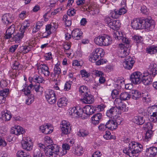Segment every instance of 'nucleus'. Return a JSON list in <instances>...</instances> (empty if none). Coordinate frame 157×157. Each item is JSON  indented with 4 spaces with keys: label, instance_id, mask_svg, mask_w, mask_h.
I'll return each mask as SVG.
<instances>
[{
    "label": "nucleus",
    "instance_id": "f257e3e1",
    "mask_svg": "<svg viewBox=\"0 0 157 157\" xmlns=\"http://www.w3.org/2000/svg\"><path fill=\"white\" fill-rule=\"evenodd\" d=\"M70 149L68 144H65L62 145V148L56 144L48 146L45 149V155L46 157H56L58 155H63L66 154L67 150Z\"/></svg>",
    "mask_w": 157,
    "mask_h": 157
},
{
    "label": "nucleus",
    "instance_id": "f03ea898",
    "mask_svg": "<svg viewBox=\"0 0 157 157\" xmlns=\"http://www.w3.org/2000/svg\"><path fill=\"white\" fill-rule=\"evenodd\" d=\"M128 138L125 139L124 142L129 143L128 147H125L123 150L124 153L130 157H136L138 154L142 150L143 146L141 144L136 142H130Z\"/></svg>",
    "mask_w": 157,
    "mask_h": 157
},
{
    "label": "nucleus",
    "instance_id": "7ed1b4c3",
    "mask_svg": "<svg viewBox=\"0 0 157 157\" xmlns=\"http://www.w3.org/2000/svg\"><path fill=\"white\" fill-rule=\"evenodd\" d=\"M45 96L47 101L50 104H54L56 102V94L53 90H50L45 92Z\"/></svg>",
    "mask_w": 157,
    "mask_h": 157
},
{
    "label": "nucleus",
    "instance_id": "20e7f679",
    "mask_svg": "<svg viewBox=\"0 0 157 157\" xmlns=\"http://www.w3.org/2000/svg\"><path fill=\"white\" fill-rule=\"evenodd\" d=\"M68 112L69 115L73 118L77 117L82 114V109L78 107L70 108Z\"/></svg>",
    "mask_w": 157,
    "mask_h": 157
},
{
    "label": "nucleus",
    "instance_id": "39448f33",
    "mask_svg": "<svg viewBox=\"0 0 157 157\" xmlns=\"http://www.w3.org/2000/svg\"><path fill=\"white\" fill-rule=\"evenodd\" d=\"M142 77L141 73L139 71H135L130 75V78L131 82L135 84H138L141 82Z\"/></svg>",
    "mask_w": 157,
    "mask_h": 157
},
{
    "label": "nucleus",
    "instance_id": "423d86ee",
    "mask_svg": "<svg viewBox=\"0 0 157 157\" xmlns=\"http://www.w3.org/2000/svg\"><path fill=\"white\" fill-rule=\"evenodd\" d=\"M134 63V59L128 56L125 58V61L123 62V64L125 69L130 70L132 69Z\"/></svg>",
    "mask_w": 157,
    "mask_h": 157
},
{
    "label": "nucleus",
    "instance_id": "0eeeda50",
    "mask_svg": "<svg viewBox=\"0 0 157 157\" xmlns=\"http://www.w3.org/2000/svg\"><path fill=\"white\" fill-rule=\"evenodd\" d=\"M144 21L143 19L139 18L134 19L131 21V25L132 28L135 29H142Z\"/></svg>",
    "mask_w": 157,
    "mask_h": 157
},
{
    "label": "nucleus",
    "instance_id": "6e6552de",
    "mask_svg": "<svg viewBox=\"0 0 157 157\" xmlns=\"http://www.w3.org/2000/svg\"><path fill=\"white\" fill-rule=\"evenodd\" d=\"M70 123L66 120H63L60 125L62 133L63 134H67L70 133Z\"/></svg>",
    "mask_w": 157,
    "mask_h": 157
},
{
    "label": "nucleus",
    "instance_id": "1a4fd4ad",
    "mask_svg": "<svg viewBox=\"0 0 157 157\" xmlns=\"http://www.w3.org/2000/svg\"><path fill=\"white\" fill-rule=\"evenodd\" d=\"M14 19L13 15L10 13L5 14L2 17V21L3 23L6 25L11 23Z\"/></svg>",
    "mask_w": 157,
    "mask_h": 157
},
{
    "label": "nucleus",
    "instance_id": "9d476101",
    "mask_svg": "<svg viewBox=\"0 0 157 157\" xmlns=\"http://www.w3.org/2000/svg\"><path fill=\"white\" fill-rule=\"evenodd\" d=\"M38 72L44 74L46 76H48L50 74L49 68L45 64H41L38 67Z\"/></svg>",
    "mask_w": 157,
    "mask_h": 157
},
{
    "label": "nucleus",
    "instance_id": "9b49d317",
    "mask_svg": "<svg viewBox=\"0 0 157 157\" xmlns=\"http://www.w3.org/2000/svg\"><path fill=\"white\" fill-rule=\"evenodd\" d=\"M10 132L12 134L18 136L24 133L25 131L22 127L19 126H15L11 128Z\"/></svg>",
    "mask_w": 157,
    "mask_h": 157
},
{
    "label": "nucleus",
    "instance_id": "f8f14e48",
    "mask_svg": "<svg viewBox=\"0 0 157 157\" xmlns=\"http://www.w3.org/2000/svg\"><path fill=\"white\" fill-rule=\"evenodd\" d=\"M144 22L143 23L142 28L148 29L150 30H152L155 27L154 22L153 21L150 20L148 19H143Z\"/></svg>",
    "mask_w": 157,
    "mask_h": 157
},
{
    "label": "nucleus",
    "instance_id": "ddd939ff",
    "mask_svg": "<svg viewBox=\"0 0 157 157\" xmlns=\"http://www.w3.org/2000/svg\"><path fill=\"white\" fill-rule=\"evenodd\" d=\"M22 148L27 151L31 150L33 148V144L31 140H26L21 142Z\"/></svg>",
    "mask_w": 157,
    "mask_h": 157
},
{
    "label": "nucleus",
    "instance_id": "4468645a",
    "mask_svg": "<svg viewBox=\"0 0 157 157\" xmlns=\"http://www.w3.org/2000/svg\"><path fill=\"white\" fill-rule=\"evenodd\" d=\"M40 129L43 133L47 134L51 133L53 128L50 124L42 125L40 127Z\"/></svg>",
    "mask_w": 157,
    "mask_h": 157
},
{
    "label": "nucleus",
    "instance_id": "2eb2a0df",
    "mask_svg": "<svg viewBox=\"0 0 157 157\" xmlns=\"http://www.w3.org/2000/svg\"><path fill=\"white\" fill-rule=\"evenodd\" d=\"M119 56L121 58L126 57V56L128 54L127 52V47H124V45H123V44H120L119 45Z\"/></svg>",
    "mask_w": 157,
    "mask_h": 157
},
{
    "label": "nucleus",
    "instance_id": "dca6fc26",
    "mask_svg": "<svg viewBox=\"0 0 157 157\" xmlns=\"http://www.w3.org/2000/svg\"><path fill=\"white\" fill-rule=\"evenodd\" d=\"M82 101L86 104H91L94 101L93 96L90 93H88L83 96V98L81 99Z\"/></svg>",
    "mask_w": 157,
    "mask_h": 157
},
{
    "label": "nucleus",
    "instance_id": "f3484780",
    "mask_svg": "<svg viewBox=\"0 0 157 157\" xmlns=\"http://www.w3.org/2000/svg\"><path fill=\"white\" fill-rule=\"evenodd\" d=\"M152 81V80L151 78L150 75L148 73H144L143 75H142L141 82L142 81L144 85H147L151 84Z\"/></svg>",
    "mask_w": 157,
    "mask_h": 157
},
{
    "label": "nucleus",
    "instance_id": "a211bd4d",
    "mask_svg": "<svg viewBox=\"0 0 157 157\" xmlns=\"http://www.w3.org/2000/svg\"><path fill=\"white\" fill-rule=\"evenodd\" d=\"M102 116L101 113H97L94 114L91 118L92 123L94 125L98 124L102 119Z\"/></svg>",
    "mask_w": 157,
    "mask_h": 157
},
{
    "label": "nucleus",
    "instance_id": "6ab92c4d",
    "mask_svg": "<svg viewBox=\"0 0 157 157\" xmlns=\"http://www.w3.org/2000/svg\"><path fill=\"white\" fill-rule=\"evenodd\" d=\"M92 108H93V107H91L90 105H87L84 107L82 109V114L84 113L87 115L85 117H82V116H81L82 117V118L83 119L86 118L87 117V115H91L94 112Z\"/></svg>",
    "mask_w": 157,
    "mask_h": 157
},
{
    "label": "nucleus",
    "instance_id": "aec40b11",
    "mask_svg": "<svg viewBox=\"0 0 157 157\" xmlns=\"http://www.w3.org/2000/svg\"><path fill=\"white\" fill-rule=\"evenodd\" d=\"M15 26L13 24L12 25L10 26L7 29L6 34L4 36L6 39H8L10 38L14 33L15 30Z\"/></svg>",
    "mask_w": 157,
    "mask_h": 157
},
{
    "label": "nucleus",
    "instance_id": "412c9836",
    "mask_svg": "<svg viewBox=\"0 0 157 157\" xmlns=\"http://www.w3.org/2000/svg\"><path fill=\"white\" fill-rule=\"evenodd\" d=\"M82 34L80 29H76L72 31L71 36L74 39L78 40L82 38Z\"/></svg>",
    "mask_w": 157,
    "mask_h": 157
},
{
    "label": "nucleus",
    "instance_id": "4be33fe9",
    "mask_svg": "<svg viewBox=\"0 0 157 157\" xmlns=\"http://www.w3.org/2000/svg\"><path fill=\"white\" fill-rule=\"evenodd\" d=\"M146 153L147 155L150 157H155L157 155V147H153L147 148L146 149Z\"/></svg>",
    "mask_w": 157,
    "mask_h": 157
},
{
    "label": "nucleus",
    "instance_id": "5701e85b",
    "mask_svg": "<svg viewBox=\"0 0 157 157\" xmlns=\"http://www.w3.org/2000/svg\"><path fill=\"white\" fill-rule=\"evenodd\" d=\"M29 80L30 82H32L33 81V82H36L39 83H42L43 81H44L42 76L36 75H34L33 77H29Z\"/></svg>",
    "mask_w": 157,
    "mask_h": 157
},
{
    "label": "nucleus",
    "instance_id": "b1692460",
    "mask_svg": "<svg viewBox=\"0 0 157 157\" xmlns=\"http://www.w3.org/2000/svg\"><path fill=\"white\" fill-rule=\"evenodd\" d=\"M117 108L112 107L107 111L106 115L109 117L112 118L117 114Z\"/></svg>",
    "mask_w": 157,
    "mask_h": 157
},
{
    "label": "nucleus",
    "instance_id": "393cba45",
    "mask_svg": "<svg viewBox=\"0 0 157 157\" xmlns=\"http://www.w3.org/2000/svg\"><path fill=\"white\" fill-rule=\"evenodd\" d=\"M71 151L75 155L78 156L81 155L83 152L82 147L80 146L72 147Z\"/></svg>",
    "mask_w": 157,
    "mask_h": 157
},
{
    "label": "nucleus",
    "instance_id": "a878e982",
    "mask_svg": "<svg viewBox=\"0 0 157 157\" xmlns=\"http://www.w3.org/2000/svg\"><path fill=\"white\" fill-rule=\"evenodd\" d=\"M107 123V128L110 130H113L116 129L117 126L113 120H109Z\"/></svg>",
    "mask_w": 157,
    "mask_h": 157
},
{
    "label": "nucleus",
    "instance_id": "bb28decb",
    "mask_svg": "<svg viewBox=\"0 0 157 157\" xmlns=\"http://www.w3.org/2000/svg\"><path fill=\"white\" fill-rule=\"evenodd\" d=\"M87 10L89 12L90 14L92 15L96 14L98 12V8L94 5L89 6Z\"/></svg>",
    "mask_w": 157,
    "mask_h": 157
},
{
    "label": "nucleus",
    "instance_id": "cd10ccee",
    "mask_svg": "<svg viewBox=\"0 0 157 157\" xmlns=\"http://www.w3.org/2000/svg\"><path fill=\"white\" fill-rule=\"evenodd\" d=\"M54 74H51V76H52L53 78V79L55 80L56 78H54V77H56V75H58L57 77H59V75L61 73V70L59 64H57L55 65L54 69ZM52 78L53 79V78Z\"/></svg>",
    "mask_w": 157,
    "mask_h": 157
},
{
    "label": "nucleus",
    "instance_id": "c85d7f7f",
    "mask_svg": "<svg viewBox=\"0 0 157 157\" xmlns=\"http://www.w3.org/2000/svg\"><path fill=\"white\" fill-rule=\"evenodd\" d=\"M121 23L120 21L118 20H113L110 23L109 27L113 29L117 30L120 26Z\"/></svg>",
    "mask_w": 157,
    "mask_h": 157
},
{
    "label": "nucleus",
    "instance_id": "c756f323",
    "mask_svg": "<svg viewBox=\"0 0 157 157\" xmlns=\"http://www.w3.org/2000/svg\"><path fill=\"white\" fill-rule=\"evenodd\" d=\"M93 52L94 54V56H97L98 59L101 58L104 53L103 49L101 48H96Z\"/></svg>",
    "mask_w": 157,
    "mask_h": 157
},
{
    "label": "nucleus",
    "instance_id": "7c9ffc66",
    "mask_svg": "<svg viewBox=\"0 0 157 157\" xmlns=\"http://www.w3.org/2000/svg\"><path fill=\"white\" fill-rule=\"evenodd\" d=\"M2 116L3 119L5 121H9L12 117L11 113L7 110L6 112L5 111L2 112Z\"/></svg>",
    "mask_w": 157,
    "mask_h": 157
},
{
    "label": "nucleus",
    "instance_id": "2f4dec72",
    "mask_svg": "<svg viewBox=\"0 0 157 157\" xmlns=\"http://www.w3.org/2000/svg\"><path fill=\"white\" fill-rule=\"evenodd\" d=\"M131 96L132 99L137 100L140 98L141 96V93L138 90H132L131 91Z\"/></svg>",
    "mask_w": 157,
    "mask_h": 157
},
{
    "label": "nucleus",
    "instance_id": "473e14b6",
    "mask_svg": "<svg viewBox=\"0 0 157 157\" xmlns=\"http://www.w3.org/2000/svg\"><path fill=\"white\" fill-rule=\"evenodd\" d=\"M67 103V99L63 97L58 100L57 104L59 107H62L66 106Z\"/></svg>",
    "mask_w": 157,
    "mask_h": 157
},
{
    "label": "nucleus",
    "instance_id": "72a5a7b5",
    "mask_svg": "<svg viewBox=\"0 0 157 157\" xmlns=\"http://www.w3.org/2000/svg\"><path fill=\"white\" fill-rule=\"evenodd\" d=\"M24 33V31L21 30V33H17L13 38V41H15L16 43H19L21 39L23 38Z\"/></svg>",
    "mask_w": 157,
    "mask_h": 157
},
{
    "label": "nucleus",
    "instance_id": "f704fd0d",
    "mask_svg": "<svg viewBox=\"0 0 157 157\" xmlns=\"http://www.w3.org/2000/svg\"><path fill=\"white\" fill-rule=\"evenodd\" d=\"M133 122L137 124L142 125L144 122V120L142 117L140 116H135L132 119Z\"/></svg>",
    "mask_w": 157,
    "mask_h": 157
},
{
    "label": "nucleus",
    "instance_id": "c9c22d12",
    "mask_svg": "<svg viewBox=\"0 0 157 157\" xmlns=\"http://www.w3.org/2000/svg\"><path fill=\"white\" fill-rule=\"evenodd\" d=\"M112 42V39L110 36L105 35L104 41L103 43V46H107L110 44Z\"/></svg>",
    "mask_w": 157,
    "mask_h": 157
},
{
    "label": "nucleus",
    "instance_id": "e433bc0d",
    "mask_svg": "<svg viewBox=\"0 0 157 157\" xmlns=\"http://www.w3.org/2000/svg\"><path fill=\"white\" fill-rule=\"evenodd\" d=\"M131 96L128 92H123L120 95V98L123 100H128L131 98Z\"/></svg>",
    "mask_w": 157,
    "mask_h": 157
},
{
    "label": "nucleus",
    "instance_id": "4c0bfd02",
    "mask_svg": "<svg viewBox=\"0 0 157 157\" xmlns=\"http://www.w3.org/2000/svg\"><path fill=\"white\" fill-rule=\"evenodd\" d=\"M79 91L80 93L83 95V96L85 94L88 93V92H89L87 87L84 86H81L79 89Z\"/></svg>",
    "mask_w": 157,
    "mask_h": 157
},
{
    "label": "nucleus",
    "instance_id": "58836bf2",
    "mask_svg": "<svg viewBox=\"0 0 157 157\" xmlns=\"http://www.w3.org/2000/svg\"><path fill=\"white\" fill-rule=\"evenodd\" d=\"M88 134V131L84 129H80L77 133L78 136L82 137L86 136Z\"/></svg>",
    "mask_w": 157,
    "mask_h": 157
},
{
    "label": "nucleus",
    "instance_id": "ea45409f",
    "mask_svg": "<svg viewBox=\"0 0 157 157\" xmlns=\"http://www.w3.org/2000/svg\"><path fill=\"white\" fill-rule=\"evenodd\" d=\"M33 153V157H44V155L39 148L35 149Z\"/></svg>",
    "mask_w": 157,
    "mask_h": 157
},
{
    "label": "nucleus",
    "instance_id": "a19ab883",
    "mask_svg": "<svg viewBox=\"0 0 157 157\" xmlns=\"http://www.w3.org/2000/svg\"><path fill=\"white\" fill-rule=\"evenodd\" d=\"M142 97L144 101L146 102H149L151 101V96L148 95L147 92H145L142 94Z\"/></svg>",
    "mask_w": 157,
    "mask_h": 157
},
{
    "label": "nucleus",
    "instance_id": "79ce46f5",
    "mask_svg": "<svg viewBox=\"0 0 157 157\" xmlns=\"http://www.w3.org/2000/svg\"><path fill=\"white\" fill-rule=\"evenodd\" d=\"M101 39V36H99L96 37L94 40L95 43L97 45L100 46H103V42H102Z\"/></svg>",
    "mask_w": 157,
    "mask_h": 157
},
{
    "label": "nucleus",
    "instance_id": "37998d69",
    "mask_svg": "<svg viewBox=\"0 0 157 157\" xmlns=\"http://www.w3.org/2000/svg\"><path fill=\"white\" fill-rule=\"evenodd\" d=\"M29 21L28 20H25L23 23L22 25L21 26L20 30L25 31V30L27 29L28 27L29 26Z\"/></svg>",
    "mask_w": 157,
    "mask_h": 157
},
{
    "label": "nucleus",
    "instance_id": "c03bdc74",
    "mask_svg": "<svg viewBox=\"0 0 157 157\" xmlns=\"http://www.w3.org/2000/svg\"><path fill=\"white\" fill-rule=\"evenodd\" d=\"M124 35L121 31H116L113 34V37L116 39L120 40Z\"/></svg>",
    "mask_w": 157,
    "mask_h": 157
},
{
    "label": "nucleus",
    "instance_id": "a18cd8bd",
    "mask_svg": "<svg viewBox=\"0 0 157 157\" xmlns=\"http://www.w3.org/2000/svg\"><path fill=\"white\" fill-rule=\"evenodd\" d=\"M114 104L115 105V107L117 108V109L119 107L120 108V106H121L122 104L121 99L120 98H116L114 102Z\"/></svg>",
    "mask_w": 157,
    "mask_h": 157
},
{
    "label": "nucleus",
    "instance_id": "49530a36",
    "mask_svg": "<svg viewBox=\"0 0 157 157\" xmlns=\"http://www.w3.org/2000/svg\"><path fill=\"white\" fill-rule=\"evenodd\" d=\"M133 39L135 43L137 44L141 43L143 41V39L141 36H139L134 35Z\"/></svg>",
    "mask_w": 157,
    "mask_h": 157
},
{
    "label": "nucleus",
    "instance_id": "de8ad7c7",
    "mask_svg": "<svg viewBox=\"0 0 157 157\" xmlns=\"http://www.w3.org/2000/svg\"><path fill=\"white\" fill-rule=\"evenodd\" d=\"M148 52L151 54H154L157 52V46H151L147 49Z\"/></svg>",
    "mask_w": 157,
    "mask_h": 157
},
{
    "label": "nucleus",
    "instance_id": "09e8293b",
    "mask_svg": "<svg viewBox=\"0 0 157 157\" xmlns=\"http://www.w3.org/2000/svg\"><path fill=\"white\" fill-rule=\"evenodd\" d=\"M121 40H122V41L124 43V44H123V45H124V47H128L129 46V39L126 37V36H124V35H123Z\"/></svg>",
    "mask_w": 157,
    "mask_h": 157
},
{
    "label": "nucleus",
    "instance_id": "8fccbe9b",
    "mask_svg": "<svg viewBox=\"0 0 157 157\" xmlns=\"http://www.w3.org/2000/svg\"><path fill=\"white\" fill-rule=\"evenodd\" d=\"M153 136V132L151 130H148L145 134V138L148 140Z\"/></svg>",
    "mask_w": 157,
    "mask_h": 157
},
{
    "label": "nucleus",
    "instance_id": "3c124183",
    "mask_svg": "<svg viewBox=\"0 0 157 157\" xmlns=\"http://www.w3.org/2000/svg\"><path fill=\"white\" fill-rule=\"evenodd\" d=\"M17 157H31L29 155L24 153L22 151H19L17 153Z\"/></svg>",
    "mask_w": 157,
    "mask_h": 157
},
{
    "label": "nucleus",
    "instance_id": "603ef678",
    "mask_svg": "<svg viewBox=\"0 0 157 157\" xmlns=\"http://www.w3.org/2000/svg\"><path fill=\"white\" fill-rule=\"evenodd\" d=\"M9 93V90L8 89H5L1 90L0 91V95L2 96L6 97L8 95Z\"/></svg>",
    "mask_w": 157,
    "mask_h": 157
},
{
    "label": "nucleus",
    "instance_id": "864d4df0",
    "mask_svg": "<svg viewBox=\"0 0 157 157\" xmlns=\"http://www.w3.org/2000/svg\"><path fill=\"white\" fill-rule=\"evenodd\" d=\"M52 28L51 25H47L46 26V31L44 33V34H47V35H49L51 33V29Z\"/></svg>",
    "mask_w": 157,
    "mask_h": 157
},
{
    "label": "nucleus",
    "instance_id": "5fc2aeb1",
    "mask_svg": "<svg viewBox=\"0 0 157 157\" xmlns=\"http://www.w3.org/2000/svg\"><path fill=\"white\" fill-rule=\"evenodd\" d=\"M34 97L33 95H31L28 97L26 101V104L29 105L33 102L34 100Z\"/></svg>",
    "mask_w": 157,
    "mask_h": 157
},
{
    "label": "nucleus",
    "instance_id": "6e6d98bb",
    "mask_svg": "<svg viewBox=\"0 0 157 157\" xmlns=\"http://www.w3.org/2000/svg\"><path fill=\"white\" fill-rule=\"evenodd\" d=\"M143 128H144V129H147L148 130H151L152 128V124L150 122L145 123L143 125Z\"/></svg>",
    "mask_w": 157,
    "mask_h": 157
},
{
    "label": "nucleus",
    "instance_id": "4d7b16f0",
    "mask_svg": "<svg viewBox=\"0 0 157 157\" xmlns=\"http://www.w3.org/2000/svg\"><path fill=\"white\" fill-rule=\"evenodd\" d=\"M149 109L151 110L154 116H157V105L152 106L150 108H149Z\"/></svg>",
    "mask_w": 157,
    "mask_h": 157
},
{
    "label": "nucleus",
    "instance_id": "13d9d810",
    "mask_svg": "<svg viewBox=\"0 0 157 157\" xmlns=\"http://www.w3.org/2000/svg\"><path fill=\"white\" fill-rule=\"evenodd\" d=\"M118 112H119V110H121L123 112L127 111L128 110V108L127 106L125 104H122L121 106H120V108L119 107L117 109Z\"/></svg>",
    "mask_w": 157,
    "mask_h": 157
},
{
    "label": "nucleus",
    "instance_id": "bf43d9fd",
    "mask_svg": "<svg viewBox=\"0 0 157 157\" xmlns=\"http://www.w3.org/2000/svg\"><path fill=\"white\" fill-rule=\"evenodd\" d=\"M9 75L12 78H15L17 75L16 71L13 69L9 71Z\"/></svg>",
    "mask_w": 157,
    "mask_h": 157
},
{
    "label": "nucleus",
    "instance_id": "052dcab7",
    "mask_svg": "<svg viewBox=\"0 0 157 157\" xmlns=\"http://www.w3.org/2000/svg\"><path fill=\"white\" fill-rule=\"evenodd\" d=\"M127 11L124 8H120L119 10H116V13L117 15H121L125 14Z\"/></svg>",
    "mask_w": 157,
    "mask_h": 157
},
{
    "label": "nucleus",
    "instance_id": "680f3d73",
    "mask_svg": "<svg viewBox=\"0 0 157 157\" xmlns=\"http://www.w3.org/2000/svg\"><path fill=\"white\" fill-rule=\"evenodd\" d=\"M115 122L117 126L121 124V122L123 121V119L120 117H117L116 118H115L113 119Z\"/></svg>",
    "mask_w": 157,
    "mask_h": 157
},
{
    "label": "nucleus",
    "instance_id": "e2e57ef3",
    "mask_svg": "<svg viewBox=\"0 0 157 157\" xmlns=\"http://www.w3.org/2000/svg\"><path fill=\"white\" fill-rule=\"evenodd\" d=\"M20 64L18 62L15 61L14 63L13 64L12 67L13 70L16 71L19 69Z\"/></svg>",
    "mask_w": 157,
    "mask_h": 157
},
{
    "label": "nucleus",
    "instance_id": "0e129e2a",
    "mask_svg": "<svg viewBox=\"0 0 157 157\" xmlns=\"http://www.w3.org/2000/svg\"><path fill=\"white\" fill-rule=\"evenodd\" d=\"M99 59L97 56H94V54L92 52V54L90 56L89 59V60L91 62L94 63L96 61Z\"/></svg>",
    "mask_w": 157,
    "mask_h": 157
},
{
    "label": "nucleus",
    "instance_id": "69168bd1",
    "mask_svg": "<svg viewBox=\"0 0 157 157\" xmlns=\"http://www.w3.org/2000/svg\"><path fill=\"white\" fill-rule=\"evenodd\" d=\"M104 138L107 140H110L113 139L112 138V136L111 135V133L109 131H106L105 134L103 136Z\"/></svg>",
    "mask_w": 157,
    "mask_h": 157
},
{
    "label": "nucleus",
    "instance_id": "338daca9",
    "mask_svg": "<svg viewBox=\"0 0 157 157\" xmlns=\"http://www.w3.org/2000/svg\"><path fill=\"white\" fill-rule=\"evenodd\" d=\"M80 74L82 77L88 78L90 76V74L86 71L85 70H81L80 71Z\"/></svg>",
    "mask_w": 157,
    "mask_h": 157
},
{
    "label": "nucleus",
    "instance_id": "774afa93",
    "mask_svg": "<svg viewBox=\"0 0 157 157\" xmlns=\"http://www.w3.org/2000/svg\"><path fill=\"white\" fill-rule=\"evenodd\" d=\"M75 13V10L73 9H69L67 11V14L69 16H72L74 15Z\"/></svg>",
    "mask_w": 157,
    "mask_h": 157
}]
</instances>
